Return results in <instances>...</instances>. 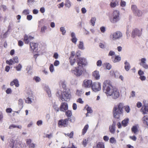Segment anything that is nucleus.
<instances>
[{"label":"nucleus","instance_id":"nucleus-1","mask_svg":"<svg viewBox=\"0 0 148 148\" xmlns=\"http://www.w3.org/2000/svg\"><path fill=\"white\" fill-rule=\"evenodd\" d=\"M57 96L58 97L59 99L66 101H69L71 97V92L69 88L64 89L62 91L60 90L58 91Z\"/></svg>","mask_w":148,"mask_h":148},{"label":"nucleus","instance_id":"nucleus-2","mask_svg":"<svg viewBox=\"0 0 148 148\" xmlns=\"http://www.w3.org/2000/svg\"><path fill=\"white\" fill-rule=\"evenodd\" d=\"M123 107L124 104L122 103L115 106L113 109L114 116L115 118L117 119L119 118L121 115L123 114Z\"/></svg>","mask_w":148,"mask_h":148},{"label":"nucleus","instance_id":"nucleus-3","mask_svg":"<svg viewBox=\"0 0 148 148\" xmlns=\"http://www.w3.org/2000/svg\"><path fill=\"white\" fill-rule=\"evenodd\" d=\"M114 88L110 83L109 80H106L103 83V92L105 93L107 96H109L114 90Z\"/></svg>","mask_w":148,"mask_h":148},{"label":"nucleus","instance_id":"nucleus-4","mask_svg":"<svg viewBox=\"0 0 148 148\" xmlns=\"http://www.w3.org/2000/svg\"><path fill=\"white\" fill-rule=\"evenodd\" d=\"M120 19V14L119 11L118 10H115L113 11L112 16L110 18V20L112 23H115L119 21Z\"/></svg>","mask_w":148,"mask_h":148},{"label":"nucleus","instance_id":"nucleus-5","mask_svg":"<svg viewBox=\"0 0 148 148\" xmlns=\"http://www.w3.org/2000/svg\"><path fill=\"white\" fill-rule=\"evenodd\" d=\"M71 72L73 75H74L77 77L80 76L83 72V67L78 66L77 67L72 69L71 70Z\"/></svg>","mask_w":148,"mask_h":148},{"label":"nucleus","instance_id":"nucleus-6","mask_svg":"<svg viewBox=\"0 0 148 148\" xmlns=\"http://www.w3.org/2000/svg\"><path fill=\"white\" fill-rule=\"evenodd\" d=\"M123 36L122 33L117 31L111 33L110 35V38L113 40H116L121 38Z\"/></svg>","mask_w":148,"mask_h":148},{"label":"nucleus","instance_id":"nucleus-7","mask_svg":"<svg viewBox=\"0 0 148 148\" xmlns=\"http://www.w3.org/2000/svg\"><path fill=\"white\" fill-rule=\"evenodd\" d=\"M91 88L92 90L95 92L99 91L101 89V83L98 82H94L92 85Z\"/></svg>","mask_w":148,"mask_h":148},{"label":"nucleus","instance_id":"nucleus-8","mask_svg":"<svg viewBox=\"0 0 148 148\" xmlns=\"http://www.w3.org/2000/svg\"><path fill=\"white\" fill-rule=\"evenodd\" d=\"M77 62L78 66H82L86 65L87 64L86 60L84 58H79L77 60Z\"/></svg>","mask_w":148,"mask_h":148},{"label":"nucleus","instance_id":"nucleus-9","mask_svg":"<svg viewBox=\"0 0 148 148\" xmlns=\"http://www.w3.org/2000/svg\"><path fill=\"white\" fill-rule=\"evenodd\" d=\"M8 148H22L20 145L15 142L13 140H11L9 142Z\"/></svg>","mask_w":148,"mask_h":148},{"label":"nucleus","instance_id":"nucleus-10","mask_svg":"<svg viewBox=\"0 0 148 148\" xmlns=\"http://www.w3.org/2000/svg\"><path fill=\"white\" fill-rule=\"evenodd\" d=\"M69 118L65 119H61L59 121L58 125L59 127H66L67 126L68 121Z\"/></svg>","mask_w":148,"mask_h":148},{"label":"nucleus","instance_id":"nucleus-11","mask_svg":"<svg viewBox=\"0 0 148 148\" xmlns=\"http://www.w3.org/2000/svg\"><path fill=\"white\" fill-rule=\"evenodd\" d=\"M120 96V93L118 90L116 88L114 89L109 96H111L112 98L116 99L118 98Z\"/></svg>","mask_w":148,"mask_h":148},{"label":"nucleus","instance_id":"nucleus-12","mask_svg":"<svg viewBox=\"0 0 148 148\" xmlns=\"http://www.w3.org/2000/svg\"><path fill=\"white\" fill-rule=\"evenodd\" d=\"M131 9L134 14L136 16H140L142 14L141 12L137 9L136 5H132Z\"/></svg>","mask_w":148,"mask_h":148},{"label":"nucleus","instance_id":"nucleus-13","mask_svg":"<svg viewBox=\"0 0 148 148\" xmlns=\"http://www.w3.org/2000/svg\"><path fill=\"white\" fill-rule=\"evenodd\" d=\"M92 84V80L86 79L84 81L82 86L84 88H89L91 86Z\"/></svg>","mask_w":148,"mask_h":148},{"label":"nucleus","instance_id":"nucleus-14","mask_svg":"<svg viewBox=\"0 0 148 148\" xmlns=\"http://www.w3.org/2000/svg\"><path fill=\"white\" fill-rule=\"evenodd\" d=\"M142 29H141V31H140L137 29H134L132 32V36L133 38L135 37L136 36H138L139 37L142 34Z\"/></svg>","mask_w":148,"mask_h":148},{"label":"nucleus","instance_id":"nucleus-15","mask_svg":"<svg viewBox=\"0 0 148 148\" xmlns=\"http://www.w3.org/2000/svg\"><path fill=\"white\" fill-rule=\"evenodd\" d=\"M140 62L139 63V64L144 69H148V65L146 63V58H142L140 60Z\"/></svg>","mask_w":148,"mask_h":148},{"label":"nucleus","instance_id":"nucleus-16","mask_svg":"<svg viewBox=\"0 0 148 148\" xmlns=\"http://www.w3.org/2000/svg\"><path fill=\"white\" fill-rule=\"evenodd\" d=\"M68 104L66 102H63L61 103L59 109L60 111L65 112L68 110Z\"/></svg>","mask_w":148,"mask_h":148},{"label":"nucleus","instance_id":"nucleus-17","mask_svg":"<svg viewBox=\"0 0 148 148\" xmlns=\"http://www.w3.org/2000/svg\"><path fill=\"white\" fill-rule=\"evenodd\" d=\"M34 39V37L31 36L29 34L25 35L24 36V41L26 44H28L30 41Z\"/></svg>","mask_w":148,"mask_h":148},{"label":"nucleus","instance_id":"nucleus-18","mask_svg":"<svg viewBox=\"0 0 148 148\" xmlns=\"http://www.w3.org/2000/svg\"><path fill=\"white\" fill-rule=\"evenodd\" d=\"M141 111L143 114H148V106L146 104H144L141 108Z\"/></svg>","mask_w":148,"mask_h":148},{"label":"nucleus","instance_id":"nucleus-19","mask_svg":"<svg viewBox=\"0 0 148 148\" xmlns=\"http://www.w3.org/2000/svg\"><path fill=\"white\" fill-rule=\"evenodd\" d=\"M116 123L114 121H113L112 125H110L109 127V130L112 134H114L115 132Z\"/></svg>","mask_w":148,"mask_h":148},{"label":"nucleus","instance_id":"nucleus-20","mask_svg":"<svg viewBox=\"0 0 148 148\" xmlns=\"http://www.w3.org/2000/svg\"><path fill=\"white\" fill-rule=\"evenodd\" d=\"M119 5V2L117 0H111L110 6L111 8H114Z\"/></svg>","mask_w":148,"mask_h":148},{"label":"nucleus","instance_id":"nucleus-21","mask_svg":"<svg viewBox=\"0 0 148 148\" xmlns=\"http://www.w3.org/2000/svg\"><path fill=\"white\" fill-rule=\"evenodd\" d=\"M111 59L114 63L119 62L121 60V57L119 56H116L114 57H112Z\"/></svg>","mask_w":148,"mask_h":148},{"label":"nucleus","instance_id":"nucleus-22","mask_svg":"<svg viewBox=\"0 0 148 148\" xmlns=\"http://www.w3.org/2000/svg\"><path fill=\"white\" fill-rule=\"evenodd\" d=\"M92 76L96 80H98L100 79V75L98 71H94L92 73Z\"/></svg>","mask_w":148,"mask_h":148},{"label":"nucleus","instance_id":"nucleus-23","mask_svg":"<svg viewBox=\"0 0 148 148\" xmlns=\"http://www.w3.org/2000/svg\"><path fill=\"white\" fill-rule=\"evenodd\" d=\"M76 56L78 57L79 56V54L75 56V57H76ZM77 59V58H72L71 57H70L69 59L70 60V63L71 65L72 66L74 65V63L76 61V59Z\"/></svg>","mask_w":148,"mask_h":148},{"label":"nucleus","instance_id":"nucleus-24","mask_svg":"<svg viewBox=\"0 0 148 148\" xmlns=\"http://www.w3.org/2000/svg\"><path fill=\"white\" fill-rule=\"evenodd\" d=\"M30 46L31 49L34 51V50L37 49L38 44L37 43L31 42L30 43Z\"/></svg>","mask_w":148,"mask_h":148},{"label":"nucleus","instance_id":"nucleus-25","mask_svg":"<svg viewBox=\"0 0 148 148\" xmlns=\"http://www.w3.org/2000/svg\"><path fill=\"white\" fill-rule=\"evenodd\" d=\"M32 140L31 139H27V140L26 143L27 145L29 148H34L35 145L33 143H32Z\"/></svg>","mask_w":148,"mask_h":148},{"label":"nucleus","instance_id":"nucleus-26","mask_svg":"<svg viewBox=\"0 0 148 148\" xmlns=\"http://www.w3.org/2000/svg\"><path fill=\"white\" fill-rule=\"evenodd\" d=\"M124 64L125 65L124 66L125 69L126 71H128L131 68L130 63L127 61H125L124 63Z\"/></svg>","mask_w":148,"mask_h":148},{"label":"nucleus","instance_id":"nucleus-27","mask_svg":"<svg viewBox=\"0 0 148 148\" xmlns=\"http://www.w3.org/2000/svg\"><path fill=\"white\" fill-rule=\"evenodd\" d=\"M143 123L144 124L148 125V116H145L142 118Z\"/></svg>","mask_w":148,"mask_h":148},{"label":"nucleus","instance_id":"nucleus-28","mask_svg":"<svg viewBox=\"0 0 148 148\" xmlns=\"http://www.w3.org/2000/svg\"><path fill=\"white\" fill-rule=\"evenodd\" d=\"M89 128L88 124L86 125L82 130V135H84L86 133Z\"/></svg>","mask_w":148,"mask_h":148},{"label":"nucleus","instance_id":"nucleus-29","mask_svg":"<svg viewBox=\"0 0 148 148\" xmlns=\"http://www.w3.org/2000/svg\"><path fill=\"white\" fill-rule=\"evenodd\" d=\"M45 90L47 92L48 96L50 97L51 96V91L49 87L48 86H46Z\"/></svg>","mask_w":148,"mask_h":148},{"label":"nucleus","instance_id":"nucleus-30","mask_svg":"<svg viewBox=\"0 0 148 148\" xmlns=\"http://www.w3.org/2000/svg\"><path fill=\"white\" fill-rule=\"evenodd\" d=\"M129 119H125L123 120L122 122V124L124 127L126 126L127 125Z\"/></svg>","mask_w":148,"mask_h":148},{"label":"nucleus","instance_id":"nucleus-31","mask_svg":"<svg viewBox=\"0 0 148 148\" xmlns=\"http://www.w3.org/2000/svg\"><path fill=\"white\" fill-rule=\"evenodd\" d=\"M65 5L66 8H69L71 6V3L69 0H66Z\"/></svg>","mask_w":148,"mask_h":148},{"label":"nucleus","instance_id":"nucleus-32","mask_svg":"<svg viewBox=\"0 0 148 148\" xmlns=\"http://www.w3.org/2000/svg\"><path fill=\"white\" fill-rule=\"evenodd\" d=\"M16 128L21 129V125H16L14 124H12L9 126L8 128L10 129H12Z\"/></svg>","mask_w":148,"mask_h":148},{"label":"nucleus","instance_id":"nucleus-33","mask_svg":"<svg viewBox=\"0 0 148 148\" xmlns=\"http://www.w3.org/2000/svg\"><path fill=\"white\" fill-rule=\"evenodd\" d=\"M131 130L132 132L135 134H136L138 131V129L136 125L133 126Z\"/></svg>","mask_w":148,"mask_h":148},{"label":"nucleus","instance_id":"nucleus-34","mask_svg":"<svg viewBox=\"0 0 148 148\" xmlns=\"http://www.w3.org/2000/svg\"><path fill=\"white\" fill-rule=\"evenodd\" d=\"M78 47L79 49L81 50H84V43L83 42L81 41H79V43L78 45Z\"/></svg>","mask_w":148,"mask_h":148},{"label":"nucleus","instance_id":"nucleus-35","mask_svg":"<svg viewBox=\"0 0 148 148\" xmlns=\"http://www.w3.org/2000/svg\"><path fill=\"white\" fill-rule=\"evenodd\" d=\"M23 101L22 99H20L18 101V104L20 108L21 109L23 107Z\"/></svg>","mask_w":148,"mask_h":148},{"label":"nucleus","instance_id":"nucleus-36","mask_svg":"<svg viewBox=\"0 0 148 148\" xmlns=\"http://www.w3.org/2000/svg\"><path fill=\"white\" fill-rule=\"evenodd\" d=\"M33 97H27L25 100V102L27 103H31L32 101V99Z\"/></svg>","mask_w":148,"mask_h":148},{"label":"nucleus","instance_id":"nucleus-37","mask_svg":"<svg viewBox=\"0 0 148 148\" xmlns=\"http://www.w3.org/2000/svg\"><path fill=\"white\" fill-rule=\"evenodd\" d=\"M27 94L28 97H33L32 92L30 89H29L27 90Z\"/></svg>","mask_w":148,"mask_h":148},{"label":"nucleus","instance_id":"nucleus-38","mask_svg":"<svg viewBox=\"0 0 148 148\" xmlns=\"http://www.w3.org/2000/svg\"><path fill=\"white\" fill-rule=\"evenodd\" d=\"M96 147L97 148H105L104 144L102 143H99L97 145Z\"/></svg>","mask_w":148,"mask_h":148},{"label":"nucleus","instance_id":"nucleus-39","mask_svg":"<svg viewBox=\"0 0 148 148\" xmlns=\"http://www.w3.org/2000/svg\"><path fill=\"white\" fill-rule=\"evenodd\" d=\"M65 115L68 117H70L72 115V112L71 111L68 110L65 112Z\"/></svg>","mask_w":148,"mask_h":148},{"label":"nucleus","instance_id":"nucleus-40","mask_svg":"<svg viewBox=\"0 0 148 148\" xmlns=\"http://www.w3.org/2000/svg\"><path fill=\"white\" fill-rule=\"evenodd\" d=\"M64 134L66 136H68L70 138H73L74 133L73 131H72L70 133H68L67 134L64 133Z\"/></svg>","mask_w":148,"mask_h":148},{"label":"nucleus","instance_id":"nucleus-41","mask_svg":"<svg viewBox=\"0 0 148 148\" xmlns=\"http://www.w3.org/2000/svg\"><path fill=\"white\" fill-rule=\"evenodd\" d=\"M88 141V138H84L83 139L82 141V144L84 145V147H85L86 146Z\"/></svg>","mask_w":148,"mask_h":148},{"label":"nucleus","instance_id":"nucleus-42","mask_svg":"<svg viewBox=\"0 0 148 148\" xmlns=\"http://www.w3.org/2000/svg\"><path fill=\"white\" fill-rule=\"evenodd\" d=\"M22 67V66L21 64H19L17 66H16L15 68L16 70L18 71H21Z\"/></svg>","mask_w":148,"mask_h":148},{"label":"nucleus","instance_id":"nucleus-43","mask_svg":"<svg viewBox=\"0 0 148 148\" xmlns=\"http://www.w3.org/2000/svg\"><path fill=\"white\" fill-rule=\"evenodd\" d=\"M26 70L27 71V73L29 75H31L32 74V72L31 71V67L30 66H27L26 68Z\"/></svg>","mask_w":148,"mask_h":148},{"label":"nucleus","instance_id":"nucleus-44","mask_svg":"<svg viewBox=\"0 0 148 148\" xmlns=\"http://www.w3.org/2000/svg\"><path fill=\"white\" fill-rule=\"evenodd\" d=\"M60 31L62 32V34L63 35H65L66 33V30L65 29V28L64 27H61L60 29Z\"/></svg>","mask_w":148,"mask_h":148},{"label":"nucleus","instance_id":"nucleus-45","mask_svg":"<svg viewBox=\"0 0 148 148\" xmlns=\"http://www.w3.org/2000/svg\"><path fill=\"white\" fill-rule=\"evenodd\" d=\"M72 38L71 39V40L72 41V42L74 43L75 44H76V42L77 41V39L76 38V36H72L71 37Z\"/></svg>","mask_w":148,"mask_h":148},{"label":"nucleus","instance_id":"nucleus-46","mask_svg":"<svg viewBox=\"0 0 148 148\" xmlns=\"http://www.w3.org/2000/svg\"><path fill=\"white\" fill-rule=\"evenodd\" d=\"M106 69L108 70H110L112 68L111 64L108 63H107L105 64Z\"/></svg>","mask_w":148,"mask_h":148},{"label":"nucleus","instance_id":"nucleus-47","mask_svg":"<svg viewBox=\"0 0 148 148\" xmlns=\"http://www.w3.org/2000/svg\"><path fill=\"white\" fill-rule=\"evenodd\" d=\"M14 82V85L16 87H18L19 85V82L17 79H15L13 80Z\"/></svg>","mask_w":148,"mask_h":148},{"label":"nucleus","instance_id":"nucleus-48","mask_svg":"<svg viewBox=\"0 0 148 148\" xmlns=\"http://www.w3.org/2000/svg\"><path fill=\"white\" fill-rule=\"evenodd\" d=\"M6 62L7 64L10 65H12L13 63H14V61L12 59H10L9 60H7L6 61Z\"/></svg>","mask_w":148,"mask_h":148},{"label":"nucleus","instance_id":"nucleus-49","mask_svg":"<svg viewBox=\"0 0 148 148\" xmlns=\"http://www.w3.org/2000/svg\"><path fill=\"white\" fill-rule=\"evenodd\" d=\"M125 111L127 113H129L130 110V107L128 106H124Z\"/></svg>","mask_w":148,"mask_h":148},{"label":"nucleus","instance_id":"nucleus-50","mask_svg":"<svg viewBox=\"0 0 148 148\" xmlns=\"http://www.w3.org/2000/svg\"><path fill=\"white\" fill-rule=\"evenodd\" d=\"M96 20V18L95 17H92L90 20L91 23V25L94 26L95 25V21Z\"/></svg>","mask_w":148,"mask_h":148},{"label":"nucleus","instance_id":"nucleus-51","mask_svg":"<svg viewBox=\"0 0 148 148\" xmlns=\"http://www.w3.org/2000/svg\"><path fill=\"white\" fill-rule=\"evenodd\" d=\"M120 5L121 7H124L126 5V2L124 1H121Z\"/></svg>","mask_w":148,"mask_h":148},{"label":"nucleus","instance_id":"nucleus-52","mask_svg":"<svg viewBox=\"0 0 148 148\" xmlns=\"http://www.w3.org/2000/svg\"><path fill=\"white\" fill-rule=\"evenodd\" d=\"M61 86H62V88H63L64 90V89H67V88H66V83L65 82L62 81V82H61Z\"/></svg>","mask_w":148,"mask_h":148},{"label":"nucleus","instance_id":"nucleus-53","mask_svg":"<svg viewBox=\"0 0 148 148\" xmlns=\"http://www.w3.org/2000/svg\"><path fill=\"white\" fill-rule=\"evenodd\" d=\"M53 107L54 110H56L57 112L59 111V109L57 105L55 103H54L53 105Z\"/></svg>","mask_w":148,"mask_h":148},{"label":"nucleus","instance_id":"nucleus-54","mask_svg":"<svg viewBox=\"0 0 148 148\" xmlns=\"http://www.w3.org/2000/svg\"><path fill=\"white\" fill-rule=\"evenodd\" d=\"M86 110L88 113H91L92 112V111L91 108L88 106H87Z\"/></svg>","mask_w":148,"mask_h":148},{"label":"nucleus","instance_id":"nucleus-55","mask_svg":"<svg viewBox=\"0 0 148 148\" xmlns=\"http://www.w3.org/2000/svg\"><path fill=\"white\" fill-rule=\"evenodd\" d=\"M13 23L12 22H10L9 23V25L8 26V31H9L13 27Z\"/></svg>","mask_w":148,"mask_h":148},{"label":"nucleus","instance_id":"nucleus-56","mask_svg":"<svg viewBox=\"0 0 148 148\" xmlns=\"http://www.w3.org/2000/svg\"><path fill=\"white\" fill-rule=\"evenodd\" d=\"M34 80L36 82H38L40 81V78L37 76H36L34 77Z\"/></svg>","mask_w":148,"mask_h":148},{"label":"nucleus","instance_id":"nucleus-57","mask_svg":"<svg viewBox=\"0 0 148 148\" xmlns=\"http://www.w3.org/2000/svg\"><path fill=\"white\" fill-rule=\"evenodd\" d=\"M110 142L112 143H116V140L114 137H111L110 139Z\"/></svg>","mask_w":148,"mask_h":148},{"label":"nucleus","instance_id":"nucleus-58","mask_svg":"<svg viewBox=\"0 0 148 148\" xmlns=\"http://www.w3.org/2000/svg\"><path fill=\"white\" fill-rule=\"evenodd\" d=\"M47 28L46 26H43L42 27L41 29V32L42 33H44L45 32V31L47 29Z\"/></svg>","mask_w":148,"mask_h":148},{"label":"nucleus","instance_id":"nucleus-59","mask_svg":"<svg viewBox=\"0 0 148 148\" xmlns=\"http://www.w3.org/2000/svg\"><path fill=\"white\" fill-rule=\"evenodd\" d=\"M29 10L28 9L25 10L23 11L22 13L25 15H27L29 14Z\"/></svg>","mask_w":148,"mask_h":148},{"label":"nucleus","instance_id":"nucleus-60","mask_svg":"<svg viewBox=\"0 0 148 148\" xmlns=\"http://www.w3.org/2000/svg\"><path fill=\"white\" fill-rule=\"evenodd\" d=\"M115 54V52L114 51H110L108 54V56H112L114 55Z\"/></svg>","mask_w":148,"mask_h":148},{"label":"nucleus","instance_id":"nucleus-61","mask_svg":"<svg viewBox=\"0 0 148 148\" xmlns=\"http://www.w3.org/2000/svg\"><path fill=\"white\" fill-rule=\"evenodd\" d=\"M49 70L50 72L51 73L53 72L54 70L53 65L52 64H51L49 67Z\"/></svg>","mask_w":148,"mask_h":148},{"label":"nucleus","instance_id":"nucleus-62","mask_svg":"<svg viewBox=\"0 0 148 148\" xmlns=\"http://www.w3.org/2000/svg\"><path fill=\"white\" fill-rule=\"evenodd\" d=\"M14 63H18V59L17 57L15 56L13 58Z\"/></svg>","mask_w":148,"mask_h":148},{"label":"nucleus","instance_id":"nucleus-63","mask_svg":"<svg viewBox=\"0 0 148 148\" xmlns=\"http://www.w3.org/2000/svg\"><path fill=\"white\" fill-rule=\"evenodd\" d=\"M138 75L140 76L143 75L144 74V73L143 71H142L141 70H139L138 71Z\"/></svg>","mask_w":148,"mask_h":148},{"label":"nucleus","instance_id":"nucleus-64","mask_svg":"<svg viewBox=\"0 0 148 148\" xmlns=\"http://www.w3.org/2000/svg\"><path fill=\"white\" fill-rule=\"evenodd\" d=\"M68 148H77V147H75L73 144L72 143L69 145Z\"/></svg>","mask_w":148,"mask_h":148}]
</instances>
